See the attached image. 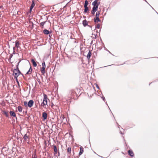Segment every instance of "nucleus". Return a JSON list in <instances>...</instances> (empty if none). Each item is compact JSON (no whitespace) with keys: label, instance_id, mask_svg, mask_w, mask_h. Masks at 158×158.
<instances>
[{"label":"nucleus","instance_id":"nucleus-1","mask_svg":"<svg viewBox=\"0 0 158 158\" xmlns=\"http://www.w3.org/2000/svg\"><path fill=\"white\" fill-rule=\"evenodd\" d=\"M80 92V89L77 88L71 89L69 92L70 98L74 99H77Z\"/></svg>","mask_w":158,"mask_h":158},{"label":"nucleus","instance_id":"nucleus-2","mask_svg":"<svg viewBox=\"0 0 158 158\" xmlns=\"http://www.w3.org/2000/svg\"><path fill=\"white\" fill-rule=\"evenodd\" d=\"M100 0H95L92 3V5L93 6V8L97 10L98 6L100 5Z\"/></svg>","mask_w":158,"mask_h":158},{"label":"nucleus","instance_id":"nucleus-3","mask_svg":"<svg viewBox=\"0 0 158 158\" xmlns=\"http://www.w3.org/2000/svg\"><path fill=\"white\" fill-rule=\"evenodd\" d=\"M48 98L47 96L45 94L44 95V98L43 99V102L41 103V106H45L47 104L48 101Z\"/></svg>","mask_w":158,"mask_h":158},{"label":"nucleus","instance_id":"nucleus-4","mask_svg":"<svg viewBox=\"0 0 158 158\" xmlns=\"http://www.w3.org/2000/svg\"><path fill=\"white\" fill-rule=\"evenodd\" d=\"M20 72L18 68V69H15L14 70L13 74L14 77L16 78L20 75Z\"/></svg>","mask_w":158,"mask_h":158},{"label":"nucleus","instance_id":"nucleus-5","mask_svg":"<svg viewBox=\"0 0 158 158\" xmlns=\"http://www.w3.org/2000/svg\"><path fill=\"white\" fill-rule=\"evenodd\" d=\"M67 155L69 158L72 155L71 154V147H68L67 150Z\"/></svg>","mask_w":158,"mask_h":158},{"label":"nucleus","instance_id":"nucleus-6","mask_svg":"<svg viewBox=\"0 0 158 158\" xmlns=\"http://www.w3.org/2000/svg\"><path fill=\"white\" fill-rule=\"evenodd\" d=\"M53 149L54 151V155L56 154L58 152V154H59L58 150L56 145H53Z\"/></svg>","mask_w":158,"mask_h":158},{"label":"nucleus","instance_id":"nucleus-7","mask_svg":"<svg viewBox=\"0 0 158 158\" xmlns=\"http://www.w3.org/2000/svg\"><path fill=\"white\" fill-rule=\"evenodd\" d=\"M34 102L32 100H30L27 103V106L30 107H32L33 104Z\"/></svg>","mask_w":158,"mask_h":158},{"label":"nucleus","instance_id":"nucleus-8","mask_svg":"<svg viewBox=\"0 0 158 158\" xmlns=\"http://www.w3.org/2000/svg\"><path fill=\"white\" fill-rule=\"evenodd\" d=\"M21 44L19 42V41L18 40H17L15 41V47L16 48H20V45Z\"/></svg>","mask_w":158,"mask_h":158},{"label":"nucleus","instance_id":"nucleus-9","mask_svg":"<svg viewBox=\"0 0 158 158\" xmlns=\"http://www.w3.org/2000/svg\"><path fill=\"white\" fill-rule=\"evenodd\" d=\"M42 116L44 118V120L46 119L47 117V114L46 112L43 113Z\"/></svg>","mask_w":158,"mask_h":158},{"label":"nucleus","instance_id":"nucleus-10","mask_svg":"<svg viewBox=\"0 0 158 158\" xmlns=\"http://www.w3.org/2000/svg\"><path fill=\"white\" fill-rule=\"evenodd\" d=\"M35 5L34 1L33 0L32 1V3L31 5L30 6V12H31L33 8V7Z\"/></svg>","mask_w":158,"mask_h":158},{"label":"nucleus","instance_id":"nucleus-11","mask_svg":"<svg viewBox=\"0 0 158 158\" xmlns=\"http://www.w3.org/2000/svg\"><path fill=\"white\" fill-rule=\"evenodd\" d=\"M2 114L6 116L7 117H9V115L7 111L5 110H2Z\"/></svg>","mask_w":158,"mask_h":158},{"label":"nucleus","instance_id":"nucleus-12","mask_svg":"<svg viewBox=\"0 0 158 158\" xmlns=\"http://www.w3.org/2000/svg\"><path fill=\"white\" fill-rule=\"evenodd\" d=\"M10 115L11 116H13L15 117H16V114L14 111H10Z\"/></svg>","mask_w":158,"mask_h":158},{"label":"nucleus","instance_id":"nucleus-13","mask_svg":"<svg viewBox=\"0 0 158 158\" xmlns=\"http://www.w3.org/2000/svg\"><path fill=\"white\" fill-rule=\"evenodd\" d=\"M94 22L95 23H98L101 21V20L99 19V17H95L94 19Z\"/></svg>","mask_w":158,"mask_h":158},{"label":"nucleus","instance_id":"nucleus-14","mask_svg":"<svg viewBox=\"0 0 158 158\" xmlns=\"http://www.w3.org/2000/svg\"><path fill=\"white\" fill-rule=\"evenodd\" d=\"M31 61L33 65L34 66V67H36L37 66V64H36V62L35 61V60L32 59L31 60Z\"/></svg>","mask_w":158,"mask_h":158},{"label":"nucleus","instance_id":"nucleus-15","mask_svg":"<svg viewBox=\"0 0 158 158\" xmlns=\"http://www.w3.org/2000/svg\"><path fill=\"white\" fill-rule=\"evenodd\" d=\"M92 55V53L90 51H89L88 55L87 56V58L89 60L91 56Z\"/></svg>","mask_w":158,"mask_h":158},{"label":"nucleus","instance_id":"nucleus-16","mask_svg":"<svg viewBox=\"0 0 158 158\" xmlns=\"http://www.w3.org/2000/svg\"><path fill=\"white\" fill-rule=\"evenodd\" d=\"M80 152L79 153V156L81 155L84 152V149L83 148L81 147L80 148Z\"/></svg>","mask_w":158,"mask_h":158},{"label":"nucleus","instance_id":"nucleus-17","mask_svg":"<svg viewBox=\"0 0 158 158\" xmlns=\"http://www.w3.org/2000/svg\"><path fill=\"white\" fill-rule=\"evenodd\" d=\"M83 24L84 27L88 25V22L86 19H85L83 21Z\"/></svg>","mask_w":158,"mask_h":158},{"label":"nucleus","instance_id":"nucleus-18","mask_svg":"<svg viewBox=\"0 0 158 158\" xmlns=\"http://www.w3.org/2000/svg\"><path fill=\"white\" fill-rule=\"evenodd\" d=\"M32 72V69L31 67L30 66V68L28 71L26 73V74H30Z\"/></svg>","mask_w":158,"mask_h":158},{"label":"nucleus","instance_id":"nucleus-19","mask_svg":"<svg viewBox=\"0 0 158 158\" xmlns=\"http://www.w3.org/2000/svg\"><path fill=\"white\" fill-rule=\"evenodd\" d=\"M128 153L131 156H134V153L132 150H129L128 152Z\"/></svg>","mask_w":158,"mask_h":158},{"label":"nucleus","instance_id":"nucleus-20","mask_svg":"<svg viewBox=\"0 0 158 158\" xmlns=\"http://www.w3.org/2000/svg\"><path fill=\"white\" fill-rule=\"evenodd\" d=\"M45 68L42 67L40 69L41 73L43 74H44L45 73Z\"/></svg>","mask_w":158,"mask_h":158},{"label":"nucleus","instance_id":"nucleus-21","mask_svg":"<svg viewBox=\"0 0 158 158\" xmlns=\"http://www.w3.org/2000/svg\"><path fill=\"white\" fill-rule=\"evenodd\" d=\"M29 136L27 135V134H25L23 137V138L25 140H26L27 139H29Z\"/></svg>","mask_w":158,"mask_h":158},{"label":"nucleus","instance_id":"nucleus-22","mask_svg":"<svg viewBox=\"0 0 158 158\" xmlns=\"http://www.w3.org/2000/svg\"><path fill=\"white\" fill-rule=\"evenodd\" d=\"M18 110L19 112H21L22 111L23 108L21 106H19L18 107Z\"/></svg>","mask_w":158,"mask_h":158},{"label":"nucleus","instance_id":"nucleus-23","mask_svg":"<svg viewBox=\"0 0 158 158\" xmlns=\"http://www.w3.org/2000/svg\"><path fill=\"white\" fill-rule=\"evenodd\" d=\"M43 32L44 34L46 35L48 34L49 33V31L47 29L44 30L43 31Z\"/></svg>","mask_w":158,"mask_h":158},{"label":"nucleus","instance_id":"nucleus-24","mask_svg":"<svg viewBox=\"0 0 158 158\" xmlns=\"http://www.w3.org/2000/svg\"><path fill=\"white\" fill-rule=\"evenodd\" d=\"M100 12H101V10H98V11L96 13V15H95V17H99V15L100 14Z\"/></svg>","mask_w":158,"mask_h":158},{"label":"nucleus","instance_id":"nucleus-25","mask_svg":"<svg viewBox=\"0 0 158 158\" xmlns=\"http://www.w3.org/2000/svg\"><path fill=\"white\" fill-rule=\"evenodd\" d=\"M97 11V10L92 8V10L91 11V13L92 14L94 15L95 14V12H96Z\"/></svg>","mask_w":158,"mask_h":158},{"label":"nucleus","instance_id":"nucleus-26","mask_svg":"<svg viewBox=\"0 0 158 158\" xmlns=\"http://www.w3.org/2000/svg\"><path fill=\"white\" fill-rule=\"evenodd\" d=\"M85 8L84 9V12L85 13H86L88 11V8L87 7H84Z\"/></svg>","mask_w":158,"mask_h":158},{"label":"nucleus","instance_id":"nucleus-27","mask_svg":"<svg viewBox=\"0 0 158 158\" xmlns=\"http://www.w3.org/2000/svg\"><path fill=\"white\" fill-rule=\"evenodd\" d=\"M88 4V1L87 0L85 1V3L84 5V7H87V6Z\"/></svg>","mask_w":158,"mask_h":158},{"label":"nucleus","instance_id":"nucleus-28","mask_svg":"<svg viewBox=\"0 0 158 158\" xmlns=\"http://www.w3.org/2000/svg\"><path fill=\"white\" fill-rule=\"evenodd\" d=\"M46 21L40 23V26L42 27L43 28V26L44 24H45Z\"/></svg>","mask_w":158,"mask_h":158},{"label":"nucleus","instance_id":"nucleus-29","mask_svg":"<svg viewBox=\"0 0 158 158\" xmlns=\"http://www.w3.org/2000/svg\"><path fill=\"white\" fill-rule=\"evenodd\" d=\"M100 24H97L96 25L95 28H98V29H99L100 28Z\"/></svg>","mask_w":158,"mask_h":158},{"label":"nucleus","instance_id":"nucleus-30","mask_svg":"<svg viewBox=\"0 0 158 158\" xmlns=\"http://www.w3.org/2000/svg\"><path fill=\"white\" fill-rule=\"evenodd\" d=\"M42 67L45 68H46V65H45V62L44 61L42 63Z\"/></svg>","mask_w":158,"mask_h":158},{"label":"nucleus","instance_id":"nucleus-31","mask_svg":"<svg viewBox=\"0 0 158 158\" xmlns=\"http://www.w3.org/2000/svg\"><path fill=\"white\" fill-rule=\"evenodd\" d=\"M24 105L25 106H27V102L25 101L24 102Z\"/></svg>","mask_w":158,"mask_h":158},{"label":"nucleus","instance_id":"nucleus-32","mask_svg":"<svg viewBox=\"0 0 158 158\" xmlns=\"http://www.w3.org/2000/svg\"><path fill=\"white\" fill-rule=\"evenodd\" d=\"M32 158H37L36 156L35 155H34V156H32Z\"/></svg>","mask_w":158,"mask_h":158},{"label":"nucleus","instance_id":"nucleus-33","mask_svg":"<svg viewBox=\"0 0 158 158\" xmlns=\"http://www.w3.org/2000/svg\"><path fill=\"white\" fill-rule=\"evenodd\" d=\"M97 87L98 88V89H99V86H98V85H97Z\"/></svg>","mask_w":158,"mask_h":158},{"label":"nucleus","instance_id":"nucleus-34","mask_svg":"<svg viewBox=\"0 0 158 158\" xmlns=\"http://www.w3.org/2000/svg\"><path fill=\"white\" fill-rule=\"evenodd\" d=\"M62 118H64V116L63 115L62 116Z\"/></svg>","mask_w":158,"mask_h":158},{"label":"nucleus","instance_id":"nucleus-35","mask_svg":"<svg viewBox=\"0 0 158 158\" xmlns=\"http://www.w3.org/2000/svg\"><path fill=\"white\" fill-rule=\"evenodd\" d=\"M2 6H0V8H2Z\"/></svg>","mask_w":158,"mask_h":158}]
</instances>
